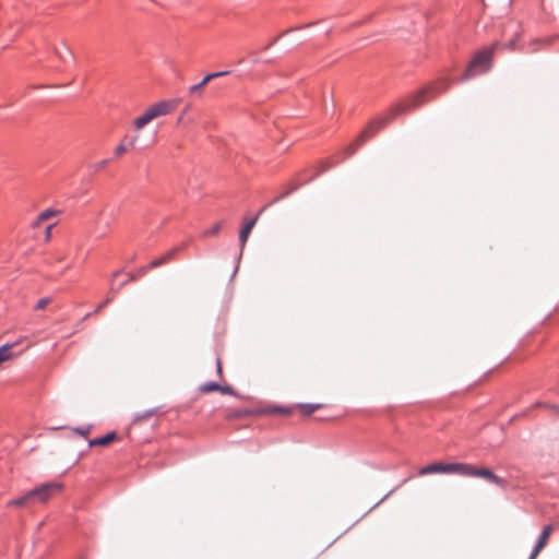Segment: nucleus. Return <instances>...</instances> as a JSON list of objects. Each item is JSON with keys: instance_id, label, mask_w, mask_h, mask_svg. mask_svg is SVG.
Wrapping results in <instances>:
<instances>
[{"instance_id": "15", "label": "nucleus", "mask_w": 559, "mask_h": 559, "mask_svg": "<svg viewBox=\"0 0 559 559\" xmlns=\"http://www.w3.org/2000/svg\"><path fill=\"white\" fill-rule=\"evenodd\" d=\"M322 404H299L298 408L304 415H310L313 412L320 409Z\"/></svg>"}, {"instance_id": "28", "label": "nucleus", "mask_w": 559, "mask_h": 559, "mask_svg": "<svg viewBox=\"0 0 559 559\" xmlns=\"http://www.w3.org/2000/svg\"><path fill=\"white\" fill-rule=\"evenodd\" d=\"M64 50H66L70 56H72V51L69 49V47H68V46H64Z\"/></svg>"}, {"instance_id": "30", "label": "nucleus", "mask_w": 559, "mask_h": 559, "mask_svg": "<svg viewBox=\"0 0 559 559\" xmlns=\"http://www.w3.org/2000/svg\"><path fill=\"white\" fill-rule=\"evenodd\" d=\"M104 305H105V304L99 305V306L97 307L96 311H99V310L103 308V306H104Z\"/></svg>"}, {"instance_id": "14", "label": "nucleus", "mask_w": 559, "mask_h": 559, "mask_svg": "<svg viewBox=\"0 0 559 559\" xmlns=\"http://www.w3.org/2000/svg\"><path fill=\"white\" fill-rule=\"evenodd\" d=\"M32 501V498L29 496V491L26 492L24 496L10 500L8 502V507H26Z\"/></svg>"}, {"instance_id": "29", "label": "nucleus", "mask_w": 559, "mask_h": 559, "mask_svg": "<svg viewBox=\"0 0 559 559\" xmlns=\"http://www.w3.org/2000/svg\"><path fill=\"white\" fill-rule=\"evenodd\" d=\"M60 59H64V56L60 51H56Z\"/></svg>"}, {"instance_id": "16", "label": "nucleus", "mask_w": 559, "mask_h": 559, "mask_svg": "<svg viewBox=\"0 0 559 559\" xmlns=\"http://www.w3.org/2000/svg\"><path fill=\"white\" fill-rule=\"evenodd\" d=\"M11 348H12L11 345H3L0 347V364L4 362L11 358V356H12Z\"/></svg>"}, {"instance_id": "5", "label": "nucleus", "mask_w": 559, "mask_h": 559, "mask_svg": "<svg viewBox=\"0 0 559 559\" xmlns=\"http://www.w3.org/2000/svg\"><path fill=\"white\" fill-rule=\"evenodd\" d=\"M62 490V485L58 483H47L39 487L29 490V496L33 500H37L40 503L47 502L55 493Z\"/></svg>"}, {"instance_id": "24", "label": "nucleus", "mask_w": 559, "mask_h": 559, "mask_svg": "<svg viewBox=\"0 0 559 559\" xmlns=\"http://www.w3.org/2000/svg\"><path fill=\"white\" fill-rule=\"evenodd\" d=\"M53 226H55V224H50V225L47 226V228H46V237H45L46 241H48L50 239V237H51V229H52Z\"/></svg>"}, {"instance_id": "21", "label": "nucleus", "mask_w": 559, "mask_h": 559, "mask_svg": "<svg viewBox=\"0 0 559 559\" xmlns=\"http://www.w3.org/2000/svg\"><path fill=\"white\" fill-rule=\"evenodd\" d=\"M108 163H109L108 159H104V160L96 163L93 167L95 170H100V169L105 168L108 165Z\"/></svg>"}, {"instance_id": "9", "label": "nucleus", "mask_w": 559, "mask_h": 559, "mask_svg": "<svg viewBox=\"0 0 559 559\" xmlns=\"http://www.w3.org/2000/svg\"><path fill=\"white\" fill-rule=\"evenodd\" d=\"M175 253H176V249H171V250L167 251L166 253H164L162 257L154 259L152 262H150L147 264V266H145L142 270V273L144 274L148 270L162 266L163 264L170 261L174 258Z\"/></svg>"}, {"instance_id": "11", "label": "nucleus", "mask_w": 559, "mask_h": 559, "mask_svg": "<svg viewBox=\"0 0 559 559\" xmlns=\"http://www.w3.org/2000/svg\"><path fill=\"white\" fill-rule=\"evenodd\" d=\"M258 217H253L245 223L242 226L240 233H239V240L241 243V247H245L251 230L253 229L254 225L257 224Z\"/></svg>"}, {"instance_id": "18", "label": "nucleus", "mask_w": 559, "mask_h": 559, "mask_svg": "<svg viewBox=\"0 0 559 559\" xmlns=\"http://www.w3.org/2000/svg\"><path fill=\"white\" fill-rule=\"evenodd\" d=\"M56 215H57L56 211L48 209V210L43 211L39 214V221H48Z\"/></svg>"}, {"instance_id": "3", "label": "nucleus", "mask_w": 559, "mask_h": 559, "mask_svg": "<svg viewBox=\"0 0 559 559\" xmlns=\"http://www.w3.org/2000/svg\"><path fill=\"white\" fill-rule=\"evenodd\" d=\"M492 57L493 48L483 49L475 53L463 74V80H468L476 74L488 71L491 67Z\"/></svg>"}, {"instance_id": "25", "label": "nucleus", "mask_w": 559, "mask_h": 559, "mask_svg": "<svg viewBox=\"0 0 559 559\" xmlns=\"http://www.w3.org/2000/svg\"><path fill=\"white\" fill-rule=\"evenodd\" d=\"M78 433H80L81 436H86L90 433L91 431V428H85V429H80V428H76L74 429Z\"/></svg>"}, {"instance_id": "17", "label": "nucleus", "mask_w": 559, "mask_h": 559, "mask_svg": "<svg viewBox=\"0 0 559 559\" xmlns=\"http://www.w3.org/2000/svg\"><path fill=\"white\" fill-rule=\"evenodd\" d=\"M218 389H221V385L215 383V382H209V383H205L201 386V391L203 393H209V392H213V391H218Z\"/></svg>"}, {"instance_id": "22", "label": "nucleus", "mask_w": 559, "mask_h": 559, "mask_svg": "<svg viewBox=\"0 0 559 559\" xmlns=\"http://www.w3.org/2000/svg\"><path fill=\"white\" fill-rule=\"evenodd\" d=\"M218 391L223 394H230V395H234L235 392L233 390V388L228 386V385H225V386H222L221 385V389H218Z\"/></svg>"}, {"instance_id": "20", "label": "nucleus", "mask_w": 559, "mask_h": 559, "mask_svg": "<svg viewBox=\"0 0 559 559\" xmlns=\"http://www.w3.org/2000/svg\"><path fill=\"white\" fill-rule=\"evenodd\" d=\"M50 302V299L49 298H41L37 301L36 306H35V309L36 310H41V309H45Z\"/></svg>"}, {"instance_id": "26", "label": "nucleus", "mask_w": 559, "mask_h": 559, "mask_svg": "<svg viewBox=\"0 0 559 559\" xmlns=\"http://www.w3.org/2000/svg\"><path fill=\"white\" fill-rule=\"evenodd\" d=\"M43 222L44 221H39V215H38L36 221L33 223V227H39Z\"/></svg>"}, {"instance_id": "4", "label": "nucleus", "mask_w": 559, "mask_h": 559, "mask_svg": "<svg viewBox=\"0 0 559 559\" xmlns=\"http://www.w3.org/2000/svg\"><path fill=\"white\" fill-rule=\"evenodd\" d=\"M460 475L463 476H473V477H480L486 479L489 483H492L497 486L504 487L506 480L501 477L495 475L490 469L488 468H477L469 464L460 463Z\"/></svg>"}, {"instance_id": "19", "label": "nucleus", "mask_w": 559, "mask_h": 559, "mask_svg": "<svg viewBox=\"0 0 559 559\" xmlns=\"http://www.w3.org/2000/svg\"><path fill=\"white\" fill-rule=\"evenodd\" d=\"M219 230H221V224H219V223H217V224L213 225L210 229H207L206 231H204V236H214V235H216Z\"/></svg>"}, {"instance_id": "1", "label": "nucleus", "mask_w": 559, "mask_h": 559, "mask_svg": "<svg viewBox=\"0 0 559 559\" xmlns=\"http://www.w3.org/2000/svg\"><path fill=\"white\" fill-rule=\"evenodd\" d=\"M447 88H448V80L443 79L439 83H436V84H432L430 86L424 87V88L419 90L417 93L408 96L407 98H405L401 103L396 104L393 107L392 112L394 115H400V114L406 112V111H408V110H411L413 108L419 107L420 105H423L426 102H428L427 95L429 93L443 92Z\"/></svg>"}, {"instance_id": "2", "label": "nucleus", "mask_w": 559, "mask_h": 559, "mask_svg": "<svg viewBox=\"0 0 559 559\" xmlns=\"http://www.w3.org/2000/svg\"><path fill=\"white\" fill-rule=\"evenodd\" d=\"M178 104L179 99H167L148 106L141 116L134 119V129L140 131L154 119L171 114Z\"/></svg>"}, {"instance_id": "6", "label": "nucleus", "mask_w": 559, "mask_h": 559, "mask_svg": "<svg viewBox=\"0 0 559 559\" xmlns=\"http://www.w3.org/2000/svg\"><path fill=\"white\" fill-rule=\"evenodd\" d=\"M459 467H460V463H452V464L433 463V464L427 465L425 467H421L419 469V475L424 476V475L436 474V473L459 474L460 473Z\"/></svg>"}, {"instance_id": "7", "label": "nucleus", "mask_w": 559, "mask_h": 559, "mask_svg": "<svg viewBox=\"0 0 559 559\" xmlns=\"http://www.w3.org/2000/svg\"><path fill=\"white\" fill-rule=\"evenodd\" d=\"M382 126V121L372 122L369 124V127L361 132L359 138L355 143L348 146V154H354L355 151L358 148L359 145H361L365 141L370 139Z\"/></svg>"}, {"instance_id": "13", "label": "nucleus", "mask_w": 559, "mask_h": 559, "mask_svg": "<svg viewBox=\"0 0 559 559\" xmlns=\"http://www.w3.org/2000/svg\"><path fill=\"white\" fill-rule=\"evenodd\" d=\"M138 140H139V136L134 135V136L129 139L128 144H127L126 143L127 142V138H124L121 141V143L115 148V155L118 156V157L123 155L127 152L128 147L132 148V147L135 146Z\"/></svg>"}, {"instance_id": "8", "label": "nucleus", "mask_w": 559, "mask_h": 559, "mask_svg": "<svg viewBox=\"0 0 559 559\" xmlns=\"http://www.w3.org/2000/svg\"><path fill=\"white\" fill-rule=\"evenodd\" d=\"M552 531H554L552 525H547V526L544 527V530H543V532H542V534L539 536V539H538L535 548L533 549V551H532V554L530 556V559H535L538 556V554L547 545L549 536L552 533Z\"/></svg>"}, {"instance_id": "12", "label": "nucleus", "mask_w": 559, "mask_h": 559, "mask_svg": "<svg viewBox=\"0 0 559 559\" xmlns=\"http://www.w3.org/2000/svg\"><path fill=\"white\" fill-rule=\"evenodd\" d=\"M117 439H118L117 433L115 431H112L102 438H96V439L90 440L88 445L90 447H94V445L107 447Z\"/></svg>"}, {"instance_id": "23", "label": "nucleus", "mask_w": 559, "mask_h": 559, "mask_svg": "<svg viewBox=\"0 0 559 559\" xmlns=\"http://www.w3.org/2000/svg\"><path fill=\"white\" fill-rule=\"evenodd\" d=\"M270 412L271 413H280V414H284V415L289 414V411L281 408V407H273L270 409Z\"/></svg>"}, {"instance_id": "10", "label": "nucleus", "mask_w": 559, "mask_h": 559, "mask_svg": "<svg viewBox=\"0 0 559 559\" xmlns=\"http://www.w3.org/2000/svg\"><path fill=\"white\" fill-rule=\"evenodd\" d=\"M228 74V71H222V72H215V73H210L207 75H205L203 78V80L195 84V85H192L189 87V93L190 94H197L199 93L210 81H212L213 79H216V78H219V76H223V75H227Z\"/></svg>"}, {"instance_id": "27", "label": "nucleus", "mask_w": 559, "mask_h": 559, "mask_svg": "<svg viewBox=\"0 0 559 559\" xmlns=\"http://www.w3.org/2000/svg\"><path fill=\"white\" fill-rule=\"evenodd\" d=\"M216 366H217V372L221 374L222 373V361H221V359H217Z\"/></svg>"}]
</instances>
